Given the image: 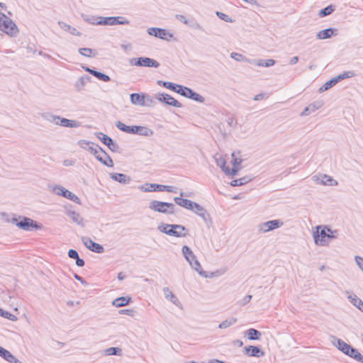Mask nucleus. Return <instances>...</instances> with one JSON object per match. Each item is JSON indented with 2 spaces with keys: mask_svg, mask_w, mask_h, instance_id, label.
I'll list each match as a JSON object with an SVG mask.
<instances>
[{
  "mask_svg": "<svg viewBox=\"0 0 363 363\" xmlns=\"http://www.w3.org/2000/svg\"><path fill=\"white\" fill-rule=\"evenodd\" d=\"M187 25L194 29L202 30V26L196 21H189V24Z\"/></svg>",
  "mask_w": 363,
  "mask_h": 363,
  "instance_id": "obj_60",
  "label": "nucleus"
},
{
  "mask_svg": "<svg viewBox=\"0 0 363 363\" xmlns=\"http://www.w3.org/2000/svg\"><path fill=\"white\" fill-rule=\"evenodd\" d=\"M336 31H337V29H335V28H326V29L319 31L317 33L316 37L318 39H320V40L328 39V38H330V37H332L333 35H337L335 33Z\"/></svg>",
  "mask_w": 363,
  "mask_h": 363,
  "instance_id": "obj_19",
  "label": "nucleus"
},
{
  "mask_svg": "<svg viewBox=\"0 0 363 363\" xmlns=\"http://www.w3.org/2000/svg\"><path fill=\"white\" fill-rule=\"evenodd\" d=\"M116 127L120 130L129 134H135V131L137 130V125H126L121 121H117L116 123Z\"/></svg>",
  "mask_w": 363,
  "mask_h": 363,
  "instance_id": "obj_23",
  "label": "nucleus"
},
{
  "mask_svg": "<svg viewBox=\"0 0 363 363\" xmlns=\"http://www.w3.org/2000/svg\"><path fill=\"white\" fill-rule=\"evenodd\" d=\"M91 77L89 75L82 76L74 84V87L77 91L84 90L85 85L91 81Z\"/></svg>",
  "mask_w": 363,
  "mask_h": 363,
  "instance_id": "obj_22",
  "label": "nucleus"
},
{
  "mask_svg": "<svg viewBox=\"0 0 363 363\" xmlns=\"http://www.w3.org/2000/svg\"><path fill=\"white\" fill-rule=\"evenodd\" d=\"M130 301V298L121 296V297L116 298L113 301V305L117 308H120V307L127 306L129 303Z\"/></svg>",
  "mask_w": 363,
  "mask_h": 363,
  "instance_id": "obj_38",
  "label": "nucleus"
},
{
  "mask_svg": "<svg viewBox=\"0 0 363 363\" xmlns=\"http://www.w3.org/2000/svg\"><path fill=\"white\" fill-rule=\"evenodd\" d=\"M79 52L82 55H83L84 57H94L96 53L95 50H93L91 48H79Z\"/></svg>",
  "mask_w": 363,
  "mask_h": 363,
  "instance_id": "obj_44",
  "label": "nucleus"
},
{
  "mask_svg": "<svg viewBox=\"0 0 363 363\" xmlns=\"http://www.w3.org/2000/svg\"><path fill=\"white\" fill-rule=\"evenodd\" d=\"M78 145L84 149V150H87L88 151H89V152L91 154V149H96L98 148V146L99 145L94 143H92L91 141H88V140H79L77 143Z\"/></svg>",
  "mask_w": 363,
  "mask_h": 363,
  "instance_id": "obj_25",
  "label": "nucleus"
},
{
  "mask_svg": "<svg viewBox=\"0 0 363 363\" xmlns=\"http://www.w3.org/2000/svg\"><path fill=\"white\" fill-rule=\"evenodd\" d=\"M230 57L234 59L236 61H242V60H245V61H248L247 59H246L242 55L240 54V53H238V52H232L230 54Z\"/></svg>",
  "mask_w": 363,
  "mask_h": 363,
  "instance_id": "obj_57",
  "label": "nucleus"
},
{
  "mask_svg": "<svg viewBox=\"0 0 363 363\" xmlns=\"http://www.w3.org/2000/svg\"><path fill=\"white\" fill-rule=\"evenodd\" d=\"M347 298L350 300V303H352L354 306H356L359 310H360L363 313V301L359 298L356 295H349Z\"/></svg>",
  "mask_w": 363,
  "mask_h": 363,
  "instance_id": "obj_33",
  "label": "nucleus"
},
{
  "mask_svg": "<svg viewBox=\"0 0 363 363\" xmlns=\"http://www.w3.org/2000/svg\"><path fill=\"white\" fill-rule=\"evenodd\" d=\"M91 154L94 155L95 158L103 164L112 167H113V161L108 153L99 145L96 149H91Z\"/></svg>",
  "mask_w": 363,
  "mask_h": 363,
  "instance_id": "obj_5",
  "label": "nucleus"
},
{
  "mask_svg": "<svg viewBox=\"0 0 363 363\" xmlns=\"http://www.w3.org/2000/svg\"><path fill=\"white\" fill-rule=\"evenodd\" d=\"M226 123L229 127L235 128L237 125V120L233 116H228L226 118Z\"/></svg>",
  "mask_w": 363,
  "mask_h": 363,
  "instance_id": "obj_58",
  "label": "nucleus"
},
{
  "mask_svg": "<svg viewBox=\"0 0 363 363\" xmlns=\"http://www.w3.org/2000/svg\"><path fill=\"white\" fill-rule=\"evenodd\" d=\"M149 208L158 213L174 214L175 206L172 203L153 200L150 202Z\"/></svg>",
  "mask_w": 363,
  "mask_h": 363,
  "instance_id": "obj_3",
  "label": "nucleus"
},
{
  "mask_svg": "<svg viewBox=\"0 0 363 363\" xmlns=\"http://www.w3.org/2000/svg\"><path fill=\"white\" fill-rule=\"evenodd\" d=\"M91 74L93 76H94L95 77H96L98 79L101 80L105 82H108L111 80V78L109 76H108L102 72H100L97 70H95V69H94V71L91 72Z\"/></svg>",
  "mask_w": 363,
  "mask_h": 363,
  "instance_id": "obj_46",
  "label": "nucleus"
},
{
  "mask_svg": "<svg viewBox=\"0 0 363 363\" xmlns=\"http://www.w3.org/2000/svg\"><path fill=\"white\" fill-rule=\"evenodd\" d=\"M109 176L113 180L122 184H128L131 181L129 176L122 173H110Z\"/></svg>",
  "mask_w": 363,
  "mask_h": 363,
  "instance_id": "obj_14",
  "label": "nucleus"
},
{
  "mask_svg": "<svg viewBox=\"0 0 363 363\" xmlns=\"http://www.w3.org/2000/svg\"><path fill=\"white\" fill-rule=\"evenodd\" d=\"M114 21H116V20L113 19V16H110V17L101 16L99 23H100V26H106V25L113 26Z\"/></svg>",
  "mask_w": 363,
  "mask_h": 363,
  "instance_id": "obj_49",
  "label": "nucleus"
},
{
  "mask_svg": "<svg viewBox=\"0 0 363 363\" xmlns=\"http://www.w3.org/2000/svg\"><path fill=\"white\" fill-rule=\"evenodd\" d=\"M52 192L56 195L62 196L72 201H74L77 204L81 203V200L77 195H75L70 191L66 189L65 188L62 187V186L55 185V186H53Z\"/></svg>",
  "mask_w": 363,
  "mask_h": 363,
  "instance_id": "obj_7",
  "label": "nucleus"
},
{
  "mask_svg": "<svg viewBox=\"0 0 363 363\" xmlns=\"http://www.w3.org/2000/svg\"><path fill=\"white\" fill-rule=\"evenodd\" d=\"M159 66L160 63L157 60L147 57H143V67L157 68Z\"/></svg>",
  "mask_w": 363,
  "mask_h": 363,
  "instance_id": "obj_34",
  "label": "nucleus"
},
{
  "mask_svg": "<svg viewBox=\"0 0 363 363\" xmlns=\"http://www.w3.org/2000/svg\"><path fill=\"white\" fill-rule=\"evenodd\" d=\"M216 160L217 165L219 166L227 175L234 176L238 172V169L235 167L230 169V167L226 165V161L222 156H220Z\"/></svg>",
  "mask_w": 363,
  "mask_h": 363,
  "instance_id": "obj_12",
  "label": "nucleus"
},
{
  "mask_svg": "<svg viewBox=\"0 0 363 363\" xmlns=\"http://www.w3.org/2000/svg\"><path fill=\"white\" fill-rule=\"evenodd\" d=\"M164 296L167 299L169 300L175 306L182 308V306L174 293L170 290L169 287H165L163 289Z\"/></svg>",
  "mask_w": 363,
  "mask_h": 363,
  "instance_id": "obj_18",
  "label": "nucleus"
},
{
  "mask_svg": "<svg viewBox=\"0 0 363 363\" xmlns=\"http://www.w3.org/2000/svg\"><path fill=\"white\" fill-rule=\"evenodd\" d=\"M45 118L48 121L53 123L56 125H60L62 127L78 128L81 125V123L79 121L75 120H69L52 114L48 115V116L45 117Z\"/></svg>",
  "mask_w": 363,
  "mask_h": 363,
  "instance_id": "obj_4",
  "label": "nucleus"
},
{
  "mask_svg": "<svg viewBox=\"0 0 363 363\" xmlns=\"http://www.w3.org/2000/svg\"><path fill=\"white\" fill-rule=\"evenodd\" d=\"M284 225V222L280 219L272 220L260 223L258 225L259 233H266L269 231L281 228Z\"/></svg>",
  "mask_w": 363,
  "mask_h": 363,
  "instance_id": "obj_8",
  "label": "nucleus"
},
{
  "mask_svg": "<svg viewBox=\"0 0 363 363\" xmlns=\"http://www.w3.org/2000/svg\"><path fill=\"white\" fill-rule=\"evenodd\" d=\"M130 101L134 105L145 106V94L143 93H133L130 96Z\"/></svg>",
  "mask_w": 363,
  "mask_h": 363,
  "instance_id": "obj_16",
  "label": "nucleus"
},
{
  "mask_svg": "<svg viewBox=\"0 0 363 363\" xmlns=\"http://www.w3.org/2000/svg\"><path fill=\"white\" fill-rule=\"evenodd\" d=\"M0 15L2 16L1 18L4 19V21H3V24L0 26V30L11 36L16 35L18 32V29L16 23L5 14Z\"/></svg>",
  "mask_w": 363,
  "mask_h": 363,
  "instance_id": "obj_6",
  "label": "nucleus"
},
{
  "mask_svg": "<svg viewBox=\"0 0 363 363\" xmlns=\"http://www.w3.org/2000/svg\"><path fill=\"white\" fill-rule=\"evenodd\" d=\"M322 106V104L320 102H315L311 104L308 106V108H310V112H314L316 110L319 109Z\"/></svg>",
  "mask_w": 363,
  "mask_h": 363,
  "instance_id": "obj_61",
  "label": "nucleus"
},
{
  "mask_svg": "<svg viewBox=\"0 0 363 363\" xmlns=\"http://www.w3.org/2000/svg\"><path fill=\"white\" fill-rule=\"evenodd\" d=\"M177 189L175 186L162 184V191H167L176 194L177 192Z\"/></svg>",
  "mask_w": 363,
  "mask_h": 363,
  "instance_id": "obj_59",
  "label": "nucleus"
},
{
  "mask_svg": "<svg viewBox=\"0 0 363 363\" xmlns=\"http://www.w3.org/2000/svg\"><path fill=\"white\" fill-rule=\"evenodd\" d=\"M158 84H162L164 87L169 89L174 92L175 90H177V86H178V84L169 82L158 81Z\"/></svg>",
  "mask_w": 363,
  "mask_h": 363,
  "instance_id": "obj_51",
  "label": "nucleus"
},
{
  "mask_svg": "<svg viewBox=\"0 0 363 363\" xmlns=\"http://www.w3.org/2000/svg\"><path fill=\"white\" fill-rule=\"evenodd\" d=\"M174 201L176 204L188 210H194V206L196 202L192 201L182 197H174Z\"/></svg>",
  "mask_w": 363,
  "mask_h": 363,
  "instance_id": "obj_13",
  "label": "nucleus"
},
{
  "mask_svg": "<svg viewBox=\"0 0 363 363\" xmlns=\"http://www.w3.org/2000/svg\"><path fill=\"white\" fill-rule=\"evenodd\" d=\"M135 134L141 136L150 137L154 134V132L148 127L137 125V130L135 131Z\"/></svg>",
  "mask_w": 363,
  "mask_h": 363,
  "instance_id": "obj_30",
  "label": "nucleus"
},
{
  "mask_svg": "<svg viewBox=\"0 0 363 363\" xmlns=\"http://www.w3.org/2000/svg\"><path fill=\"white\" fill-rule=\"evenodd\" d=\"M172 228H181L178 227L177 224H162L158 227V229L163 233H165L168 235H174L177 234L176 232L173 231Z\"/></svg>",
  "mask_w": 363,
  "mask_h": 363,
  "instance_id": "obj_21",
  "label": "nucleus"
},
{
  "mask_svg": "<svg viewBox=\"0 0 363 363\" xmlns=\"http://www.w3.org/2000/svg\"><path fill=\"white\" fill-rule=\"evenodd\" d=\"M189 99H192L195 101L199 102V103H203L205 101V99L203 96L200 95L199 94L195 92L192 89L190 91V94H189Z\"/></svg>",
  "mask_w": 363,
  "mask_h": 363,
  "instance_id": "obj_47",
  "label": "nucleus"
},
{
  "mask_svg": "<svg viewBox=\"0 0 363 363\" xmlns=\"http://www.w3.org/2000/svg\"><path fill=\"white\" fill-rule=\"evenodd\" d=\"M82 242L87 249L94 252L101 254L104 252V247L101 245L94 242L89 238H82Z\"/></svg>",
  "mask_w": 363,
  "mask_h": 363,
  "instance_id": "obj_11",
  "label": "nucleus"
},
{
  "mask_svg": "<svg viewBox=\"0 0 363 363\" xmlns=\"http://www.w3.org/2000/svg\"><path fill=\"white\" fill-rule=\"evenodd\" d=\"M96 138L100 140L104 145H106L109 150L112 152H116L119 150L118 145L109 136L101 133L98 132L95 133Z\"/></svg>",
  "mask_w": 363,
  "mask_h": 363,
  "instance_id": "obj_10",
  "label": "nucleus"
},
{
  "mask_svg": "<svg viewBox=\"0 0 363 363\" xmlns=\"http://www.w3.org/2000/svg\"><path fill=\"white\" fill-rule=\"evenodd\" d=\"M82 17L84 21L89 24L100 26L99 21L101 16H83Z\"/></svg>",
  "mask_w": 363,
  "mask_h": 363,
  "instance_id": "obj_41",
  "label": "nucleus"
},
{
  "mask_svg": "<svg viewBox=\"0 0 363 363\" xmlns=\"http://www.w3.org/2000/svg\"><path fill=\"white\" fill-rule=\"evenodd\" d=\"M11 222L13 224L23 230L29 231L32 228H35L36 230L41 229L42 225L38 224L37 222L34 221L33 219L25 217V216H18V218H13L11 219Z\"/></svg>",
  "mask_w": 363,
  "mask_h": 363,
  "instance_id": "obj_2",
  "label": "nucleus"
},
{
  "mask_svg": "<svg viewBox=\"0 0 363 363\" xmlns=\"http://www.w3.org/2000/svg\"><path fill=\"white\" fill-rule=\"evenodd\" d=\"M353 76H354L353 72L348 71V72H345L342 74H340L335 77L337 79V82H340L342 79L350 78V77H352Z\"/></svg>",
  "mask_w": 363,
  "mask_h": 363,
  "instance_id": "obj_54",
  "label": "nucleus"
},
{
  "mask_svg": "<svg viewBox=\"0 0 363 363\" xmlns=\"http://www.w3.org/2000/svg\"><path fill=\"white\" fill-rule=\"evenodd\" d=\"M153 102V99L150 96L145 94V106H150Z\"/></svg>",
  "mask_w": 363,
  "mask_h": 363,
  "instance_id": "obj_64",
  "label": "nucleus"
},
{
  "mask_svg": "<svg viewBox=\"0 0 363 363\" xmlns=\"http://www.w3.org/2000/svg\"><path fill=\"white\" fill-rule=\"evenodd\" d=\"M337 79L336 77H333L329 81L326 82L320 89V92H323L325 91L328 90L329 89L332 88L333 86H335L337 83Z\"/></svg>",
  "mask_w": 363,
  "mask_h": 363,
  "instance_id": "obj_40",
  "label": "nucleus"
},
{
  "mask_svg": "<svg viewBox=\"0 0 363 363\" xmlns=\"http://www.w3.org/2000/svg\"><path fill=\"white\" fill-rule=\"evenodd\" d=\"M177 87V90H175L176 93H178L180 95L185 96L186 98L189 97V94H190L191 89L180 84H178Z\"/></svg>",
  "mask_w": 363,
  "mask_h": 363,
  "instance_id": "obj_43",
  "label": "nucleus"
},
{
  "mask_svg": "<svg viewBox=\"0 0 363 363\" xmlns=\"http://www.w3.org/2000/svg\"><path fill=\"white\" fill-rule=\"evenodd\" d=\"M245 354L250 357H260L264 356V353L257 346H248L245 348Z\"/></svg>",
  "mask_w": 363,
  "mask_h": 363,
  "instance_id": "obj_15",
  "label": "nucleus"
},
{
  "mask_svg": "<svg viewBox=\"0 0 363 363\" xmlns=\"http://www.w3.org/2000/svg\"><path fill=\"white\" fill-rule=\"evenodd\" d=\"M189 263L191 268L196 271L201 276L207 277L206 272L202 269L201 266L196 257L194 258V259H191V261Z\"/></svg>",
  "mask_w": 363,
  "mask_h": 363,
  "instance_id": "obj_28",
  "label": "nucleus"
},
{
  "mask_svg": "<svg viewBox=\"0 0 363 363\" xmlns=\"http://www.w3.org/2000/svg\"><path fill=\"white\" fill-rule=\"evenodd\" d=\"M68 256L69 257L74 259H76L77 258H78V257H79L77 251L73 249H70L68 251Z\"/></svg>",
  "mask_w": 363,
  "mask_h": 363,
  "instance_id": "obj_63",
  "label": "nucleus"
},
{
  "mask_svg": "<svg viewBox=\"0 0 363 363\" xmlns=\"http://www.w3.org/2000/svg\"><path fill=\"white\" fill-rule=\"evenodd\" d=\"M114 21L113 26L114 25H128L129 24L130 21L127 20L125 17L123 16H113Z\"/></svg>",
  "mask_w": 363,
  "mask_h": 363,
  "instance_id": "obj_52",
  "label": "nucleus"
},
{
  "mask_svg": "<svg viewBox=\"0 0 363 363\" xmlns=\"http://www.w3.org/2000/svg\"><path fill=\"white\" fill-rule=\"evenodd\" d=\"M237 320H238V319L236 318L231 317V318L221 322L219 324L218 328L220 329H225V328L234 325L237 322Z\"/></svg>",
  "mask_w": 363,
  "mask_h": 363,
  "instance_id": "obj_42",
  "label": "nucleus"
},
{
  "mask_svg": "<svg viewBox=\"0 0 363 363\" xmlns=\"http://www.w3.org/2000/svg\"><path fill=\"white\" fill-rule=\"evenodd\" d=\"M58 25L60 27L64 30L71 33L73 35L79 36L80 35V32L77 30V28L72 27L71 26L67 24L63 21H59Z\"/></svg>",
  "mask_w": 363,
  "mask_h": 363,
  "instance_id": "obj_29",
  "label": "nucleus"
},
{
  "mask_svg": "<svg viewBox=\"0 0 363 363\" xmlns=\"http://www.w3.org/2000/svg\"><path fill=\"white\" fill-rule=\"evenodd\" d=\"M197 216L199 215V213H202L205 211H206L202 206H201L199 203H196L194 204V210H192Z\"/></svg>",
  "mask_w": 363,
  "mask_h": 363,
  "instance_id": "obj_56",
  "label": "nucleus"
},
{
  "mask_svg": "<svg viewBox=\"0 0 363 363\" xmlns=\"http://www.w3.org/2000/svg\"><path fill=\"white\" fill-rule=\"evenodd\" d=\"M104 354L108 356L111 355H116L121 356L122 355V350L118 347H111L106 349L104 350Z\"/></svg>",
  "mask_w": 363,
  "mask_h": 363,
  "instance_id": "obj_39",
  "label": "nucleus"
},
{
  "mask_svg": "<svg viewBox=\"0 0 363 363\" xmlns=\"http://www.w3.org/2000/svg\"><path fill=\"white\" fill-rule=\"evenodd\" d=\"M0 316L12 321L17 320V317L15 315L12 314L11 313L7 311H4L1 308H0Z\"/></svg>",
  "mask_w": 363,
  "mask_h": 363,
  "instance_id": "obj_48",
  "label": "nucleus"
},
{
  "mask_svg": "<svg viewBox=\"0 0 363 363\" xmlns=\"http://www.w3.org/2000/svg\"><path fill=\"white\" fill-rule=\"evenodd\" d=\"M147 33L149 35H153L160 39H167V31L165 29L160 28H148Z\"/></svg>",
  "mask_w": 363,
  "mask_h": 363,
  "instance_id": "obj_20",
  "label": "nucleus"
},
{
  "mask_svg": "<svg viewBox=\"0 0 363 363\" xmlns=\"http://www.w3.org/2000/svg\"><path fill=\"white\" fill-rule=\"evenodd\" d=\"M178 227H180L181 228H176V229H173V231L176 232V233L177 234H174V235H173L174 237H176V238H183V237H186V235H187V230L186 228L182 225H177Z\"/></svg>",
  "mask_w": 363,
  "mask_h": 363,
  "instance_id": "obj_45",
  "label": "nucleus"
},
{
  "mask_svg": "<svg viewBox=\"0 0 363 363\" xmlns=\"http://www.w3.org/2000/svg\"><path fill=\"white\" fill-rule=\"evenodd\" d=\"M346 355L351 358H353L358 362L363 363V356L361 354L360 352H359V351L357 349L352 347H351L350 351L348 352V354H347Z\"/></svg>",
  "mask_w": 363,
  "mask_h": 363,
  "instance_id": "obj_32",
  "label": "nucleus"
},
{
  "mask_svg": "<svg viewBox=\"0 0 363 363\" xmlns=\"http://www.w3.org/2000/svg\"><path fill=\"white\" fill-rule=\"evenodd\" d=\"M335 235H330L328 233L325 226H317L316 230L313 233V238L315 245L319 246L328 245L330 239L336 238Z\"/></svg>",
  "mask_w": 363,
  "mask_h": 363,
  "instance_id": "obj_1",
  "label": "nucleus"
},
{
  "mask_svg": "<svg viewBox=\"0 0 363 363\" xmlns=\"http://www.w3.org/2000/svg\"><path fill=\"white\" fill-rule=\"evenodd\" d=\"M252 180V178L250 176H245L243 177L233 179L230 182V184L232 186H242L245 184H247L248 182H251Z\"/></svg>",
  "mask_w": 363,
  "mask_h": 363,
  "instance_id": "obj_31",
  "label": "nucleus"
},
{
  "mask_svg": "<svg viewBox=\"0 0 363 363\" xmlns=\"http://www.w3.org/2000/svg\"><path fill=\"white\" fill-rule=\"evenodd\" d=\"M245 335L250 340H258L262 336L261 332L255 328L247 330L245 332Z\"/></svg>",
  "mask_w": 363,
  "mask_h": 363,
  "instance_id": "obj_27",
  "label": "nucleus"
},
{
  "mask_svg": "<svg viewBox=\"0 0 363 363\" xmlns=\"http://www.w3.org/2000/svg\"><path fill=\"white\" fill-rule=\"evenodd\" d=\"M162 184H145L139 186V189L144 192L162 191Z\"/></svg>",
  "mask_w": 363,
  "mask_h": 363,
  "instance_id": "obj_24",
  "label": "nucleus"
},
{
  "mask_svg": "<svg viewBox=\"0 0 363 363\" xmlns=\"http://www.w3.org/2000/svg\"><path fill=\"white\" fill-rule=\"evenodd\" d=\"M335 6L330 4L328 6H326L325 8L320 10L318 12V16L320 18H323V17L328 16L330 15L331 13H333L335 11Z\"/></svg>",
  "mask_w": 363,
  "mask_h": 363,
  "instance_id": "obj_36",
  "label": "nucleus"
},
{
  "mask_svg": "<svg viewBox=\"0 0 363 363\" xmlns=\"http://www.w3.org/2000/svg\"><path fill=\"white\" fill-rule=\"evenodd\" d=\"M182 251L184 257H185V259H186V261L188 262H191V259H194V258L196 257L195 255L194 254L192 250L190 249V247L186 245H184L182 247Z\"/></svg>",
  "mask_w": 363,
  "mask_h": 363,
  "instance_id": "obj_37",
  "label": "nucleus"
},
{
  "mask_svg": "<svg viewBox=\"0 0 363 363\" xmlns=\"http://www.w3.org/2000/svg\"><path fill=\"white\" fill-rule=\"evenodd\" d=\"M0 357L9 363L12 362V360L14 359L15 357L13 354L1 346H0Z\"/></svg>",
  "mask_w": 363,
  "mask_h": 363,
  "instance_id": "obj_35",
  "label": "nucleus"
},
{
  "mask_svg": "<svg viewBox=\"0 0 363 363\" xmlns=\"http://www.w3.org/2000/svg\"><path fill=\"white\" fill-rule=\"evenodd\" d=\"M334 338L335 342H333V344L336 346V347L345 354H348V352L350 351L352 346L340 338Z\"/></svg>",
  "mask_w": 363,
  "mask_h": 363,
  "instance_id": "obj_17",
  "label": "nucleus"
},
{
  "mask_svg": "<svg viewBox=\"0 0 363 363\" xmlns=\"http://www.w3.org/2000/svg\"><path fill=\"white\" fill-rule=\"evenodd\" d=\"M199 216L202 218L207 226H210L212 224L211 216L207 211H205L202 213H199Z\"/></svg>",
  "mask_w": 363,
  "mask_h": 363,
  "instance_id": "obj_50",
  "label": "nucleus"
},
{
  "mask_svg": "<svg viewBox=\"0 0 363 363\" xmlns=\"http://www.w3.org/2000/svg\"><path fill=\"white\" fill-rule=\"evenodd\" d=\"M67 216H69L72 220L79 225H84V218L81 215L74 211H68L67 212Z\"/></svg>",
  "mask_w": 363,
  "mask_h": 363,
  "instance_id": "obj_26",
  "label": "nucleus"
},
{
  "mask_svg": "<svg viewBox=\"0 0 363 363\" xmlns=\"http://www.w3.org/2000/svg\"><path fill=\"white\" fill-rule=\"evenodd\" d=\"M155 98L160 102L164 103L167 105L172 106L177 108L182 106V104L172 97L171 95L165 93H157L155 94Z\"/></svg>",
  "mask_w": 363,
  "mask_h": 363,
  "instance_id": "obj_9",
  "label": "nucleus"
},
{
  "mask_svg": "<svg viewBox=\"0 0 363 363\" xmlns=\"http://www.w3.org/2000/svg\"><path fill=\"white\" fill-rule=\"evenodd\" d=\"M129 63L133 66L143 67V57L138 58H131L129 60Z\"/></svg>",
  "mask_w": 363,
  "mask_h": 363,
  "instance_id": "obj_53",
  "label": "nucleus"
},
{
  "mask_svg": "<svg viewBox=\"0 0 363 363\" xmlns=\"http://www.w3.org/2000/svg\"><path fill=\"white\" fill-rule=\"evenodd\" d=\"M354 259L358 267L361 269L362 271H363V257L356 255L354 257Z\"/></svg>",
  "mask_w": 363,
  "mask_h": 363,
  "instance_id": "obj_62",
  "label": "nucleus"
},
{
  "mask_svg": "<svg viewBox=\"0 0 363 363\" xmlns=\"http://www.w3.org/2000/svg\"><path fill=\"white\" fill-rule=\"evenodd\" d=\"M216 15H217V16L220 19H221V20H223V21H224L225 22H228V23H232L233 22L232 18L228 15H227V14H225L224 13L217 11L216 12Z\"/></svg>",
  "mask_w": 363,
  "mask_h": 363,
  "instance_id": "obj_55",
  "label": "nucleus"
}]
</instances>
